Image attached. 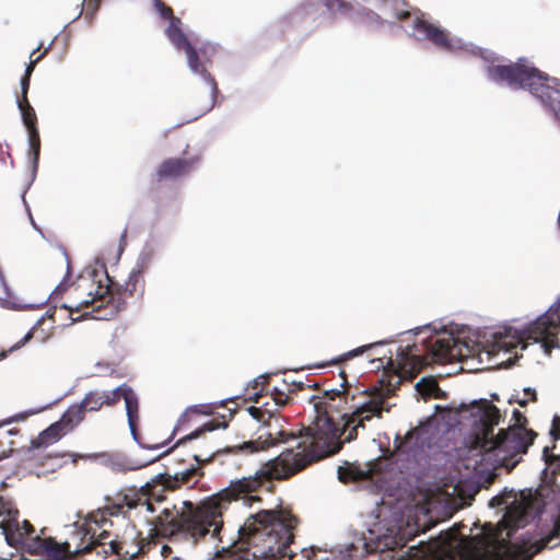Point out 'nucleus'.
I'll use <instances>...</instances> for the list:
<instances>
[{
	"instance_id": "nucleus-1",
	"label": "nucleus",
	"mask_w": 560,
	"mask_h": 560,
	"mask_svg": "<svg viewBox=\"0 0 560 560\" xmlns=\"http://www.w3.org/2000/svg\"><path fill=\"white\" fill-rule=\"evenodd\" d=\"M382 412L383 400L371 399L352 413L343 415L341 427L326 412H318L312 424L298 433L277 430L260 434L257 443L261 448H269L290 440L296 441V444L265 463L254 476L231 481L226 488L198 504L184 501L180 510L176 505L162 508L156 516L148 521L151 525L150 539L153 541L156 538H171L178 534L188 535L195 540L205 538L207 535L219 537L223 527V514L233 501L243 500L249 504L260 501L256 494L258 490L271 491L272 481L289 479L308 465L337 453L345 442L357 439L359 428L364 429L366 421L373 417L381 418ZM254 444L256 442H249L246 447Z\"/></svg>"
},
{
	"instance_id": "nucleus-2",
	"label": "nucleus",
	"mask_w": 560,
	"mask_h": 560,
	"mask_svg": "<svg viewBox=\"0 0 560 560\" xmlns=\"http://www.w3.org/2000/svg\"><path fill=\"white\" fill-rule=\"evenodd\" d=\"M536 492L532 489L523 490L520 498L512 492L499 494L490 500V506L500 508L504 505L506 513L495 529L488 534H480L472 537L463 536L458 529L451 528L441 533L435 539L429 542H419L411 546L398 560H445L458 557L460 560H487L493 555L502 552L509 560H530L536 553L548 547L552 541H547L550 533L540 540L532 541L530 538H522L512 541L513 533L520 527L526 526L538 517L544 510L524 524L509 517L513 509L522 503V495L525 492Z\"/></svg>"
},
{
	"instance_id": "nucleus-3",
	"label": "nucleus",
	"mask_w": 560,
	"mask_h": 560,
	"mask_svg": "<svg viewBox=\"0 0 560 560\" xmlns=\"http://www.w3.org/2000/svg\"><path fill=\"white\" fill-rule=\"evenodd\" d=\"M474 417L470 448L481 454L482 460L493 459L494 468L514 469L523 459L537 438L535 431L520 432L518 427L500 429L493 434L494 427L500 423V410L487 399L476 401L471 406Z\"/></svg>"
},
{
	"instance_id": "nucleus-4",
	"label": "nucleus",
	"mask_w": 560,
	"mask_h": 560,
	"mask_svg": "<svg viewBox=\"0 0 560 560\" xmlns=\"http://www.w3.org/2000/svg\"><path fill=\"white\" fill-rule=\"evenodd\" d=\"M299 518L288 508L260 510L240 527V539L253 546L254 553L245 560H292L291 549Z\"/></svg>"
},
{
	"instance_id": "nucleus-5",
	"label": "nucleus",
	"mask_w": 560,
	"mask_h": 560,
	"mask_svg": "<svg viewBox=\"0 0 560 560\" xmlns=\"http://www.w3.org/2000/svg\"><path fill=\"white\" fill-rule=\"evenodd\" d=\"M105 509H97L86 515L82 522L70 526L69 539L58 542L52 537H36L27 542V552L42 556L46 560H72L103 545L105 538Z\"/></svg>"
},
{
	"instance_id": "nucleus-6",
	"label": "nucleus",
	"mask_w": 560,
	"mask_h": 560,
	"mask_svg": "<svg viewBox=\"0 0 560 560\" xmlns=\"http://www.w3.org/2000/svg\"><path fill=\"white\" fill-rule=\"evenodd\" d=\"M203 476L200 467H190L174 476L160 474L148 481L139 490L129 489L127 492L117 493L116 498L107 495V513L113 515L122 511L144 505L148 512H155L154 503H162L166 499V492L178 489L182 485H194Z\"/></svg>"
},
{
	"instance_id": "nucleus-7",
	"label": "nucleus",
	"mask_w": 560,
	"mask_h": 560,
	"mask_svg": "<svg viewBox=\"0 0 560 560\" xmlns=\"http://www.w3.org/2000/svg\"><path fill=\"white\" fill-rule=\"evenodd\" d=\"M490 80L505 83L511 89H527L546 104L560 121V91L548 84L549 78L524 59L509 65L490 66L487 69Z\"/></svg>"
},
{
	"instance_id": "nucleus-8",
	"label": "nucleus",
	"mask_w": 560,
	"mask_h": 560,
	"mask_svg": "<svg viewBox=\"0 0 560 560\" xmlns=\"http://www.w3.org/2000/svg\"><path fill=\"white\" fill-rule=\"evenodd\" d=\"M557 330H560V298L524 329H514L512 334V328H509L504 335L500 334L494 347L498 351L511 352L518 345L524 350L529 341L540 342L545 352L550 354L552 349L559 347Z\"/></svg>"
},
{
	"instance_id": "nucleus-9",
	"label": "nucleus",
	"mask_w": 560,
	"mask_h": 560,
	"mask_svg": "<svg viewBox=\"0 0 560 560\" xmlns=\"http://www.w3.org/2000/svg\"><path fill=\"white\" fill-rule=\"evenodd\" d=\"M471 350L467 342L456 338L453 334H442L431 337L427 346V354L421 357L413 354L407 349H400L398 357L400 361L397 369L401 373H418L428 364V357L434 363H448L463 361L468 358Z\"/></svg>"
},
{
	"instance_id": "nucleus-10",
	"label": "nucleus",
	"mask_w": 560,
	"mask_h": 560,
	"mask_svg": "<svg viewBox=\"0 0 560 560\" xmlns=\"http://www.w3.org/2000/svg\"><path fill=\"white\" fill-rule=\"evenodd\" d=\"M165 35L177 50L185 51L189 69L210 83L212 97L207 109L209 110L213 107L215 96L219 92L214 78L208 71L209 67L212 65V57L217 52V47L209 43L202 44L200 47H195L183 32L179 18L168 22L165 28Z\"/></svg>"
},
{
	"instance_id": "nucleus-11",
	"label": "nucleus",
	"mask_w": 560,
	"mask_h": 560,
	"mask_svg": "<svg viewBox=\"0 0 560 560\" xmlns=\"http://www.w3.org/2000/svg\"><path fill=\"white\" fill-rule=\"evenodd\" d=\"M165 35L177 50L185 51L189 69L210 83L212 97L207 109L209 110L213 107L215 96L219 92L214 78L208 71L209 67L212 65V57L217 52V47L209 43L202 44L200 47H195L183 32L179 18L168 22L165 28Z\"/></svg>"
},
{
	"instance_id": "nucleus-12",
	"label": "nucleus",
	"mask_w": 560,
	"mask_h": 560,
	"mask_svg": "<svg viewBox=\"0 0 560 560\" xmlns=\"http://www.w3.org/2000/svg\"><path fill=\"white\" fill-rule=\"evenodd\" d=\"M548 508L557 512L547 539V541H553L560 538V480L557 477H553L549 485H540L536 492L523 493L521 505L513 509L509 517L516 520L518 524H524Z\"/></svg>"
},
{
	"instance_id": "nucleus-13",
	"label": "nucleus",
	"mask_w": 560,
	"mask_h": 560,
	"mask_svg": "<svg viewBox=\"0 0 560 560\" xmlns=\"http://www.w3.org/2000/svg\"><path fill=\"white\" fill-rule=\"evenodd\" d=\"M110 527L115 530H107L108 545L110 553L117 557V560H133L141 553H147L154 541L145 540L141 537V532L136 525L125 516L119 517L117 522L108 521Z\"/></svg>"
},
{
	"instance_id": "nucleus-14",
	"label": "nucleus",
	"mask_w": 560,
	"mask_h": 560,
	"mask_svg": "<svg viewBox=\"0 0 560 560\" xmlns=\"http://www.w3.org/2000/svg\"><path fill=\"white\" fill-rule=\"evenodd\" d=\"M20 512L15 503L5 497H0V528L10 546H23L27 552V542L38 535L32 536L35 532L28 521L19 522Z\"/></svg>"
},
{
	"instance_id": "nucleus-15",
	"label": "nucleus",
	"mask_w": 560,
	"mask_h": 560,
	"mask_svg": "<svg viewBox=\"0 0 560 560\" xmlns=\"http://www.w3.org/2000/svg\"><path fill=\"white\" fill-rule=\"evenodd\" d=\"M124 399L130 431L137 440V421L139 419V402L132 388L126 384L118 386L107 395V406L116 405Z\"/></svg>"
},
{
	"instance_id": "nucleus-16",
	"label": "nucleus",
	"mask_w": 560,
	"mask_h": 560,
	"mask_svg": "<svg viewBox=\"0 0 560 560\" xmlns=\"http://www.w3.org/2000/svg\"><path fill=\"white\" fill-rule=\"evenodd\" d=\"M198 158L182 159L170 158L164 160L156 168L155 176L159 182L165 179H177L189 174L198 163Z\"/></svg>"
},
{
	"instance_id": "nucleus-17",
	"label": "nucleus",
	"mask_w": 560,
	"mask_h": 560,
	"mask_svg": "<svg viewBox=\"0 0 560 560\" xmlns=\"http://www.w3.org/2000/svg\"><path fill=\"white\" fill-rule=\"evenodd\" d=\"M107 279V315H116L126 305V300L132 294L136 283L128 281L125 285L119 284L108 273Z\"/></svg>"
},
{
	"instance_id": "nucleus-18",
	"label": "nucleus",
	"mask_w": 560,
	"mask_h": 560,
	"mask_svg": "<svg viewBox=\"0 0 560 560\" xmlns=\"http://www.w3.org/2000/svg\"><path fill=\"white\" fill-rule=\"evenodd\" d=\"M413 28L440 49L451 51L455 48L448 32L424 19H416Z\"/></svg>"
},
{
	"instance_id": "nucleus-19",
	"label": "nucleus",
	"mask_w": 560,
	"mask_h": 560,
	"mask_svg": "<svg viewBox=\"0 0 560 560\" xmlns=\"http://www.w3.org/2000/svg\"><path fill=\"white\" fill-rule=\"evenodd\" d=\"M217 408V405L213 404H202V405H195L188 407L184 413L178 418L177 423L171 434V436L164 441L161 444L155 445L153 448H158L159 446L165 445L167 442H170L177 432L187 430L189 424L195 421V419L200 416H210L214 412V409Z\"/></svg>"
},
{
	"instance_id": "nucleus-20",
	"label": "nucleus",
	"mask_w": 560,
	"mask_h": 560,
	"mask_svg": "<svg viewBox=\"0 0 560 560\" xmlns=\"http://www.w3.org/2000/svg\"><path fill=\"white\" fill-rule=\"evenodd\" d=\"M228 427V421L225 420V416H221L220 419H211L210 421L203 423L199 428L195 429L190 433L186 434L182 439H179L176 444L171 448L177 447L179 445H184L187 442L200 438L206 432H212L218 429H225Z\"/></svg>"
},
{
	"instance_id": "nucleus-21",
	"label": "nucleus",
	"mask_w": 560,
	"mask_h": 560,
	"mask_svg": "<svg viewBox=\"0 0 560 560\" xmlns=\"http://www.w3.org/2000/svg\"><path fill=\"white\" fill-rule=\"evenodd\" d=\"M67 434L57 422L50 424L47 429L38 434V436L31 442V448H39L48 446L57 442L61 436Z\"/></svg>"
},
{
	"instance_id": "nucleus-22",
	"label": "nucleus",
	"mask_w": 560,
	"mask_h": 560,
	"mask_svg": "<svg viewBox=\"0 0 560 560\" xmlns=\"http://www.w3.org/2000/svg\"><path fill=\"white\" fill-rule=\"evenodd\" d=\"M143 465H137L129 460L124 454L118 452L107 453V467L115 474H126L137 470Z\"/></svg>"
},
{
	"instance_id": "nucleus-23",
	"label": "nucleus",
	"mask_w": 560,
	"mask_h": 560,
	"mask_svg": "<svg viewBox=\"0 0 560 560\" xmlns=\"http://www.w3.org/2000/svg\"><path fill=\"white\" fill-rule=\"evenodd\" d=\"M83 418L82 407H79L74 404L65 411L57 423L66 433H69L81 422Z\"/></svg>"
},
{
	"instance_id": "nucleus-24",
	"label": "nucleus",
	"mask_w": 560,
	"mask_h": 560,
	"mask_svg": "<svg viewBox=\"0 0 560 560\" xmlns=\"http://www.w3.org/2000/svg\"><path fill=\"white\" fill-rule=\"evenodd\" d=\"M556 448V443H552L551 446H545L542 450V459L546 465L551 468V476L548 478L542 485H549L552 478L557 477L560 480V454H555L553 450Z\"/></svg>"
},
{
	"instance_id": "nucleus-25",
	"label": "nucleus",
	"mask_w": 560,
	"mask_h": 560,
	"mask_svg": "<svg viewBox=\"0 0 560 560\" xmlns=\"http://www.w3.org/2000/svg\"><path fill=\"white\" fill-rule=\"evenodd\" d=\"M419 435L418 429L409 430L404 438L396 435L394 440V450L396 453L409 454L416 446L417 442L412 443V440Z\"/></svg>"
},
{
	"instance_id": "nucleus-26",
	"label": "nucleus",
	"mask_w": 560,
	"mask_h": 560,
	"mask_svg": "<svg viewBox=\"0 0 560 560\" xmlns=\"http://www.w3.org/2000/svg\"><path fill=\"white\" fill-rule=\"evenodd\" d=\"M268 375H260L256 377L246 388L245 399L258 402L268 385Z\"/></svg>"
},
{
	"instance_id": "nucleus-27",
	"label": "nucleus",
	"mask_w": 560,
	"mask_h": 560,
	"mask_svg": "<svg viewBox=\"0 0 560 560\" xmlns=\"http://www.w3.org/2000/svg\"><path fill=\"white\" fill-rule=\"evenodd\" d=\"M18 106L22 114V119L26 128L37 127V116L35 109L30 104L27 97H19Z\"/></svg>"
},
{
	"instance_id": "nucleus-28",
	"label": "nucleus",
	"mask_w": 560,
	"mask_h": 560,
	"mask_svg": "<svg viewBox=\"0 0 560 560\" xmlns=\"http://www.w3.org/2000/svg\"><path fill=\"white\" fill-rule=\"evenodd\" d=\"M0 304L5 307H15L18 305L15 295L10 289L3 272L0 270Z\"/></svg>"
},
{
	"instance_id": "nucleus-29",
	"label": "nucleus",
	"mask_w": 560,
	"mask_h": 560,
	"mask_svg": "<svg viewBox=\"0 0 560 560\" xmlns=\"http://www.w3.org/2000/svg\"><path fill=\"white\" fill-rule=\"evenodd\" d=\"M30 152L33 154V166L36 170L40 153V137L37 127L27 128Z\"/></svg>"
},
{
	"instance_id": "nucleus-30",
	"label": "nucleus",
	"mask_w": 560,
	"mask_h": 560,
	"mask_svg": "<svg viewBox=\"0 0 560 560\" xmlns=\"http://www.w3.org/2000/svg\"><path fill=\"white\" fill-rule=\"evenodd\" d=\"M401 538L399 540L396 537H383L382 539H378V541L375 544L374 547H371L369 544H366V548L369 551H384V550H394L397 547H405V542L400 544Z\"/></svg>"
},
{
	"instance_id": "nucleus-31",
	"label": "nucleus",
	"mask_w": 560,
	"mask_h": 560,
	"mask_svg": "<svg viewBox=\"0 0 560 560\" xmlns=\"http://www.w3.org/2000/svg\"><path fill=\"white\" fill-rule=\"evenodd\" d=\"M104 404V399L102 396L90 393L85 396L81 404H75L79 407H82V416L84 417L85 411H95L100 410Z\"/></svg>"
},
{
	"instance_id": "nucleus-32",
	"label": "nucleus",
	"mask_w": 560,
	"mask_h": 560,
	"mask_svg": "<svg viewBox=\"0 0 560 560\" xmlns=\"http://www.w3.org/2000/svg\"><path fill=\"white\" fill-rule=\"evenodd\" d=\"M324 5L332 13L347 14L352 10V5L343 0H323Z\"/></svg>"
},
{
	"instance_id": "nucleus-33",
	"label": "nucleus",
	"mask_w": 560,
	"mask_h": 560,
	"mask_svg": "<svg viewBox=\"0 0 560 560\" xmlns=\"http://www.w3.org/2000/svg\"><path fill=\"white\" fill-rule=\"evenodd\" d=\"M153 4L162 19L167 20L168 22L173 19H177V16L174 15L173 9L163 0H153Z\"/></svg>"
},
{
	"instance_id": "nucleus-34",
	"label": "nucleus",
	"mask_w": 560,
	"mask_h": 560,
	"mask_svg": "<svg viewBox=\"0 0 560 560\" xmlns=\"http://www.w3.org/2000/svg\"><path fill=\"white\" fill-rule=\"evenodd\" d=\"M248 413L252 416L253 419H255L258 422H262L267 424L269 428L271 427V423L269 421L265 420V417L268 416V420L271 419V413L262 410L261 408L250 406L247 408Z\"/></svg>"
},
{
	"instance_id": "nucleus-35",
	"label": "nucleus",
	"mask_w": 560,
	"mask_h": 560,
	"mask_svg": "<svg viewBox=\"0 0 560 560\" xmlns=\"http://www.w3.org/2000/svg\"><path fill=\"white\" fill-rule=\"evenodd\" d=\"M417 387L420 392L425 394H433L436 389H439V384L436 381L431 378H422L418 384Z\"/></svg>"
},
{
	"instance_id": "nucleus-36",
	"label": "nucleus",
	"mask_w": 560,
	"mask_h": 560,
	"mask_svg": "<svg viewBox=\"0 0 560 560\" xmlns=\"http://www.w3.org/2000/svg\"><path fill=\"white\" fill-rule=\"evenodd\" d=\"M512 417H513V420H514V424H512L511 427H518L520 428V432L533 431L532 429H527L526 428V425L528 423L527 418L520 410L514 409Z\"/></svg>"
},
{
	"instance_id": "nucleus-37",
	"label": "nucleus",
	"mask_w": 560,
	"mask_h": 560,
	"mask_svg": "<svg viewBox=\"0 0 560 560\" xmlns=\"http://www.w3.org/2000/svg\"><path fill=\"white\" fill-rule=\"evenodd\" d=\"M40 47H37L32 54H31V61L27 65L25 69L24 75L30 77L32 75L35 66L46 56L48 48H46L40 55H38L36 58H33L37 50H39Z\"/></svg>"
},
{
	"instance_id": "nucleus-38",
	"label": "nucleus",
	"mask_w": 560,
	"mask_h": 560,
	"mask_svg": "<svg viewBox=\"0 0 560 560\" xmlns=\"http://www.w3.org/2000/svg\"><path fill=\"white\" fill-rule=\"evenodd\" d=\"M33 331H34V328L31 329L20 341L14 343L8 351H2L0 353V360L4 359L7 357V354H8V352H12L14 350H18L21 347H23L25 343H27L33 338Z\"/></svg>"
},
{
	"instance_id": "nucleus-39",
	"label": "nucleus",
	"mask_w": 560,
	"mask_h": 560,
	"mask_svg": "<svg viewBox=\"0 0 560 560\" xmlns=\"http://www.w3.org/2000/svg\"><path fill=\"white\" fill-rule=\"evenodd\" d=\"M340 376L343 381V383L341 384V386L343 387V390H339V389H330V390H327L325 392V396L329 399V400H335L336 397H339L341 394H343L347 388H348V382H347V376H346V373L342 371L340 373Z\"/></svg>"
},
{
	"instance_id": "nucleus-40",
	"label": "nucleus",
	"mask_w": 560,
	"mask_h": 560,
	"mask_svg": "<svg viewBox=\"0 0 560 560\" xmlns=\"http://www.w3.org/2000/svg\"><path fill=\"white\" fill-rule=\"evenodd\" d=\"M549 434L552 439V442L556 443L560 440V416L555 415L551 421V428L549 430Z\"/></svg>"
},
{
	"instance_id": "nucleus-41",
	"label": "nucleus",
	"mask_w": 560,
	"mask_h": 560,
	"mask_svg": "<svg viewBox=\"0 0 560 560\" xmlns=\"http://www.w3.org/2000/svg\"><path fill=\"white\" fill-rule=\"evenodd\" d=\"M271 395L276 404L280 406H285L290 399L289 395L283 389L278 387L272 389Z\"/></svg>"
},
{
	"instance_id": "nucleus-42",
	"label": "nucleus",
	"mask_w": 560,
	"mask_h": 560,
	"mask_svg": "<svg viewBox=\"0 0 560 560\" xmlns=\"http://www.w3.org/2000/svg\"><path fill=\"white\" fill-rule=\"evenodd\" d=\"M218 452V448L215 447H210L205 454H194V459L198 463V464H205V463H209L214 454Z\"/></svg>"
},
{
	"instance_id": "nucleus-43",
	"label": "nucleus",
	"mask_w": 560,
	"mask_h": 560,
	"mask_svg": "<svg viewBox=\"0 0 560 560\" xmlns=\"http://www.w3.org/2000/svg\"><path fill=\"white\" fill-rule=\"evenodd\" d=\"M338 478L342 482H348L351 480H354V474L351 468L349 467H338Z\"/></svg>"
},
{
	"instance_id": "nucleus-44",
	"label": "nucleus",
	"mask_w": 560,
	"mask_h": 560,
	"mask_svg": "<svg viewBox=\"0 0 560 560\" xmlns=\"http://www.w3.org/2000/svg\"><path fill=\"white\" fill-rule=\"evenodd\" d=\"M102 0H83L86 15L94 14L101 7Z\"/></svg>"
},
{
	"instance_id": "nucleus-45",
	"label": "nucleus",
	"mask_w": 560,
	"mask_h": 560,
	"mask_svg": "<svg viewBox=\"0 0 560 560\" xmlns=\"http://www.w3.org/2000/svg\"><path fill=\"white\" fill-rule=\"evenodd\" d=\"M94 301H95L94 296L91 300H83V301L79 302L78 304H75L74 308H75L77 312H81L84 308H88L90 306V304H93ZM66 307L69 308L71 312L73 311V306L72 305L66 306Z\"/></svg>"
},
{
	"instance_id": "nucleus-46",
	"label": "nucleus",
	"mask_w": 560,
	"mask_h": 560,
	"mask_svg": "<svg viewBox=\"0 0 560 560\" xmlns=\"http://www.w3.org/2000/svg\"><path fill=\"white\" fill-rule=\"evenodd\" d=\"M371 346H363V347H360V348H357L352 351H349L348 353H346L345 355H342L340 359L336 360V362H340V361H343L346 359H350V358H353L358 354H361L365 349L370 348Z\"/></svg>"
},
{
	"instance_id": "nucleus-47",
	"label": "nucleus",
	"mask_w": 560,
	"mask_h": 560,
	"mask_svg": "<svg viewBox=\"0 0 560 560\" xmlns=\"http://www.w3.org/2000/svg\"><path fill=\"white\" fill-rule=\"evenodd\" d=\"M30 83H31V78L23 75L21 79V96L20 97H27Z\"/></svg>"
},
{
	"instance_id": "nucleus-48",
	"label": "nucleus",
	"mask_w": 560,
	"mask_h": 560,
	"mask_svg": "<svg viewBox=\"0 0 560 560\" xmlns=\"http://www.w3.org/2000/svg\"><path fill=\"white\" fill-rule=\"evenodd\" d=\"M126 246V232H124L120 236L117 254L118 256L124 252V248Z\"/></svg>"
},
{
	"instance_id": "nucleus-49",
	"label": "nucleus",
	"mask_w": 560,
	"mask_h": 560,
	"mask_svg": "<svg viewBox=\"0 0 560 560\" xmlns=\"http://www.w3.org/2000/svg\"><path fill=\"white\" fill-rule=\"evenodd\" d=\"M524 394H525L526 396H528V397H529V399H530L532 401H536V400H537V394H536V390H535V389L529 388V387H528V388H525V389H524Z\"/></svg>"
},
{
	"instance_id": "nucleus-50",
	"label": "nucleus",
	"mask_w": 560,
	"mask_h": 560,
	"mask_svg": "<svg viewBox=\"0 0 560 560\" xmlns=\"http://www.w3.org/2000/svg\"><path fill=\"white\" fill-rule=\"evenodd\" d=\"M173 552L172 548L168 545H163L161 548V555L164 558H168L170 555Z\"/></svg>"
},
{
	"instance_id": "nucleus-51",
	"label": "nucleus",
	"mask_w": 560,
	"mask_h": 560,
	"mask_svg": "<svg viewBox=\"0 0 560 560\" xmlns=\"http://www.w3.org/2000/svg\"><path fill=\"white\" fill-rule=\"evenodd\" d=\"M409 15H410V14H409V12H408V11H406V10L398 11V12L396 13V18H397L398 20H400V21L406 20Z\"/></svg>"
},
{
	"instance_id": "nucleus-52",
	"label": "nucleus",
	"mask_w": 560,
	"mask_h": 560,
	"mask_svg": "<svg viewBox=\"0 0 560 560\" xmlns=\"http://www.w3.org/2000/svg\"><path fill=\"white\" fill-rule=\"evenodd\" d=\"M7 159H11V155L3 150V153L0 152V161L3 164H7Z\"/></svg>"
},
{
	"instance_id": "nucleus-53",
	"label": "nucleus",
	"mask_w": 560,
	"mask_h": 560,
	"mask_svg": "<svg viewBox=\"0 0 560 560\" xmlns=\"http://www.w3.org/2000/svg\"><path fill=\"white\" fill-rule=\"evenodd\" d=\"M96 295H97V300H100V301L102 302V301H103V299L105 298V292L97 291V292H96Z\"/></svg>"
},
{
	"instance_id": "nucleus-54",
	"label": "nucleus",
	"mask_w": 560,
	"mask_h": 560,
	"mask_svg": "<svg viewBox=\"0 0 560 560\" xmlns=\"http://www.w3.org/2000/svg\"><path fill=\"white\" fill-rule=\"evenodd\" d=\"M387 364L389 365V368H390V369H393V370H394V369H396L395 363H394V361L392 360V358H389V359H388Z\"/></svg>"
},
{
	"instance_id": "nucleus-55",
	"label": "nucleus",
	"mask_w": 560,
	"mask_h": 560,
	"mask_svg": "<svg viewBox=\"0 0 560 560\" xmlns=\"http://www.w3.org/2000/svg\"><path fill=\"white\" fill-rule=\"evenodd\" d=\"M517 402L521 407H525L527 405V401L525 399L517 400Z\"/></svg>"
},
{
	"instance_id": "nucleus-56",
	"label": "nucleus",
	"mask_w": 560,
	"mask_h": 560,
	"mask_svg": "<svg viewBox=\"0 0 560 560\" xmlns=\"http://www.w3.org/2000/svg\"><path fill=\"white\" fill-rule=\"evenodd\" d=\"M10 452H12L11 447L8 451H3L2 454L0 455V458L4 457V456H8V453H10Z\"/></svg>"
},
{
	"instance_id": "nucleus-57",
	"label": "nucleus",
	"mask_w": 560,
	"mask_h": 560,
	"mask_svg": "<svg viewBox=\"0 0 560 560\" xmlns=\"http://www.w3.org/2000/svg\"><path fill=\"white\" fill-rule=\"evenodd\" d=\"M495 476H497V475H495L494 472H491V474L489 475L488 481H489V482H492V481H493V479L495 478Z\"/></svg>"
},
{
	"instance_id": "nucleus-58",
	"label": "nucleus",
	"mask_w": 560,
	"mask_h": 560,
	"mask_svg": "<svg viewBox=\"0 0 560 560\" xmlns=\"http://www.w3.org/2000/svg\"><path fill=\"white\" fill-rule=\"evenodd\" d=\"M101 305H98L96 308H92L91 313H100Z\"/></svg>"
},
{
	"instance_id": "nucleus-59",
	"label": "nucleus",
	"mask_w": 560,
	"mask_h": 560,
	"mask_svg": "<svg viewBox=\"0 0 560 560\" xmlns=\"http://www.w3.org/2000/svg\"><path fill=\"white\" fill-rule=\"evenodd\" d=\"M92 317L95 318V319H103L102 316L92 315Z\"/></svg>"
},
{
	"instance_id": "nucleus-60",
	"label": "nucleus",
	"mask_w": 560,
	"mask_h": 560,
	"mask_svg": "<svg viewBox=\"0 0 560 560\" xmlns=\"http://www.w3.org/2000/svg\"><path fill=\"white\" fill-rule=\"evenodd\" d=\"M89 314H90V312H84L82 316L86 317Z\"/></svg>"
}]
</instances>
